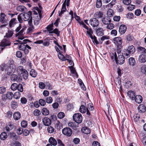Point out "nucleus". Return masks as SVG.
Instances as JSON below:
<instances>
[{
	"instance_id": "nucleus-1",
	"label": "nucleus",
	"mask_w": 146,
	"mask_h": 146,
	"mask_svg": "<svg viewBox=\"0 0 146 146\" xmlns=\"http://www.w3.org/2000/svg\"><path fill=\"white\" fill-rule=\"evenodd\" d=\"M32 12L31 11H29L27 13H22L19 15L17 17L18 20L20 23H22L23 22V20L26 21H29L32 18Z\"/></svg>"
},
{
	"instance_id": "nucleus-2",
	"label": "nucleus",
	"mask_w": 146,
	"mask_h": 146,
	"mask_svg": "<svg viewBox=\"0 0 146 146\" xmlns=\"http://www.w3.org/2000/svg\"><path fill=\"white\" fill-rule=\"evenodd\" d=\"M135 51L134 46H129L127 49H125L122 51V54L124 55L126 58L130 56V55L133 54Z\"/></svg>"
},
{
	"instance_id": "nucleus-3",
	"label": "nucleus",
	"mask_w": 146,
	"mask_h": 146,
	"mask_svg": "<svg viewBox=\"0 0 146 146\" xmlns=\"http://www.w3.org/2000/svg\"><path fill=\"white\" fill-rule=\"evenodd\" d=\"M35 10L33 11V14L35 16L33 17V20H40L41 18L42 14L41 10L37 7L34 8Z\"/></svg>"
},
{
	"instance_id": "nucleus-4",
	"label": "nucleus",
	"mask_w": 146,
	"mask_h": 146,
	"mask_svg": "<svg viewBox=\"0 0 146 146\" xmlns=\"http://www.w3.org/2000/svg\"><path fill=\"white\" fill-rule=\"evenodd\" d=\"M13 61H11V64L8 66L7 70V74L8 75H11L13 74L15 71L16 66L13 63Z\"/></svg>"
},
{
	"instance_id": "nucleus-5",
	"label": "nucleus",
	"mask_w": 146,
	"mask_h": 146,
	"mask_svg": "<svg viewBox=\"0 0 146 146\" xmlns=\"http://www.w3.org/2000/svg\"><path fill=\"white\" fill-rule=\"evenodd\" d=\"M73 120L77 123H80L82 120V117L80 113H75L73 116Z\"/></svg>"
},
{
	"instance_id": "nucleus-6",
	"label": "nucleus",
	"mask_w": 146,
	"mask_h": 146,
	"mask_svg": "<svg viewBox=\"0 0 146 146\" xmlns=\"http://www.w3.org/2000/svg\"><path fill=\"white\" fill-rule=\"evenodd\" d=\"M122 54H118V56L117 58L116 59V63L119 64H123L125 61V56L122 53Z\"/></svg>"
},
{
	"instance_id": "nucleus-7",
	"label": "nucleus",
	"mask_w": 146,
	"mask_h": 146,
	"mask_svg": "<svg viewBox=\"0 0 146 146\" xmlns=\"http://www.w3.org/2000/svg\"><path fill=\"white\" fill-rule=\"evenodd\" d=\"M62 133L68 137L70 136L72 134V130L68 127L64 128L62 129Z\"/></svg>"
},
{
	"instance_id": "nucleus-8",
	"label": "nucleus",
	"mask_w": 146,
	"mask_h": 146,
	"mask_svg": "<svg viewBox=\"0 0 146 146\" xmlns=\"http://www.w3.org/2000/svg\"><path fill=\"white\" fill-rule=\"evenodd\" d=\"M109 38V37L107 36H102L100 39V44H102L103 41L105 42V44L108 45L110 44V42L108 40Z\"/></svg>"
},
{
	"instance_id": "nucleus-9",
	"label": "nucleus",
	"mask_w": 146,
	"mask_h": 146,
	"mask_svg": "<svg viewBox=\"0 0 146 146\" xmlns=\"http://www.w3.org/2000/svg\"><path fill=\"white\" fill-rule=\"evenodd\" d=\"M13 96V93L11 92H7L6 94H4L2 96V99L3 101H5L7 99L11 100Z\"/></svg>"
},
{
	"instance_id": "nucleus-10",
	"label": "nucleus",
	"mask_w": 146,
	"mask_h": 146,
	"mask_svg": "<svg viewBox=\"0 0 146 146\" xmlns=\"http://www.w3.org/2000/svg\"><path fill=\"white\" fill-rule=\"evenodd\" d=\"M90 24L93 27H97L99 24V21L96 18H93L90 20Z\"/></svg>"
},
{
	"instance_id": "nucleus-11",
	"label": "nucleus",
	"mask_w": 146,
	"mask_h": 146,
	"mask_svg": "<svg viewBox=\"0 0 146 146\" xmlns=\"http://www.w3.org/2000/svg\"><path fill=\"white\" fill-rule=\"evenodd\" d=\"M79 111L82 113H85L86 112V113L88 115H90V114L88 109L83 105L80 106L79 108Z\"/></svg>"
},
{
	"instance_id": "nucleus-12",
	"label": "nucleus",
	"mask_w": 146,
	"mask_h": 146,
	"mask_svg": "<svg viewBox=\"0 0 146 146\" xmlns=\"http://www.w3.org/2000/svg\"><path fill=\"white\" fill-rule=\"evenodd\" d=\"M0 20L2 23L5 24L7 23L8 19L4 13H1L0 15Z\"/></svg>"
},
{
	"instance_id": "nucleus-13",
	"label": "nucleus",
	"mask_w": 146,
	"mask_h": 146,
	"mask_svg": "<svg viewBox=\"0 0 146 146\" xmlns=\"http://www.w3.org/2000/svg\"><path fill=\"white\" fill-rule=\"evenodd\" d=\"M42 121L44 125L48 126L50 125L51 122L50 119L47 117H45L42 119Z\"/></svg>"
},
{
	"instance_id": "nucleus-14",
	"label": "nucleus",
	"mask_w": 146,
	"mask_h": 146,
	"mask_svg": "<svg viewBox=\"0 0 146 146\" xmlns=\"http://www.w3.org/2000/svg\"><path fill=\"white\" fill-rule=\"evenodd\" d=\"M56 51L59 53H63L66 52V46H56Z\"/></svg>"
},
{
	"instance_id": "nucleus-15",
	"label": "nucleus",
	"mask_w": 146,
	"mask_h": 146,
	"mask_svg": "<svg viewBox=\"0 0 146 146\" xmlns=\"http://www.w3.org/2000/svg\"><path fill=\"white\" fill-rule=\"evenodd\" d=\"M113 40L114 43L116 45L120 46L122 43V40L120 37H115Z\"/></svg>"
},
{
	"instance_id": "nucleus-16",
	"label": "nucleus",
	"mask_w": 146,
	"mask_h": 146,
	"mask_svg": "<svg viewBox=\"0 0 146 146\" xmlns=\"http://www.w3.org/2000/svg\"><path fill=\"white\" fill-rule=\"evenodd\" d=\"M66 0H65L64 3L63 4L61 11L60 12V11H59L58 12L59 16L60 17L66 11Z\"/></svg>"
},
{
	"instance_id": "nucleus-17",
	"label": "nucleus",
	"mask_w": 146,
	"mask_h": 146,
	"mask_svg": "<svg viewBox=\"0 0 146 146\" xmlns=\"http://www.w3.org/2000/svg\"><path fill=\"white\" fill-rule=\"evenodd\" d=\"M25 30V29L23 28L19 32L16 34V36L17 37L18 36V39L23 40L24 38L23 37H22V36L24 34L23 33Z\"/></svg>"
},
{
	"instance_id": "nucleus-18",
	"label": "nucleus",
	"mask_w": 146,
	"mask_h": 146,
	"mask_svg": "<svg viewBox=\"0 0 146 146\" xmlns=\"http://www.w3.org/2000/svg\"><path fill=\"white\" fill-rule=\"evenodd\" d=\"M19 48L20 50L23 51L25 54L29 52L28 49H31L30 46H19Z\"/></svg>"
},
{
	"instance_id": "nucleus-19",
	"label": "nucleus",
	"mask_w": 146,
	"mask_h": 146,
	"mask_svg": "<svg viewBox=\"0 0 146 146\" xmlns=\"http://www.w3.org/2000/svg\"><path fill=\"white\" fill-rule=\"evenodd\" d=\"M102 21L104 24L107 25L111 23V19L109 17H106L102 19Z\"/></svg>"
},
{
	"instance_id": "nucleus-20",
	"label": "nucleus",
	"mask_w": 146,
	"mask_h": 146,
	"mask_svg": "<svg viewBox=\"0 0 146 146\" xmlns=\"http://www.w3.org/2000/svg\"><path fill=\"white\" fill-rule=\"evenodd\" d=\"M127 27L125 25H121L119 29V33L122 35L125 33Z\"/></svg>"
},
{
	"instance_id": "nucleus-21",
	"label": "nucleus",
	"mask_w": 146,
	"mask_h": 146,
	"mask_svg": "<svg viewBox=\"0 0 146 146\" xmlns=\"http://www.w3.org/2000/svg\"><path fill=\"white\" fill-rule=\"evenodd\" d=\"M138 60L142 63H144L146 61V55L145 54H141L139 56Z\"/></svg>"
},
{
	"instance_id": "nucleus-22",
	"label": "nucleus",
	"mask_w": 146,
	"mask_h": 146,
	"mask_svg": "<svg viewBox=\"0 0 146 146\" xmlns=\"http://www.w3.org/2000/svg\"><path fill=\"white\" fill-rule=\"evenodd\" d=\"M28 24L29 25V27L28 29L27 30L29 32L31 33L32 32V31L34 29L33 26L32 25V18H31L30 20L28 21Z\"/></svg>"
},
{
	"instance_id": "nucleus-23",
	"label": "nucleus",
	"mask_w": 146,
	"mask_h": 146,
	"mask_svg": "<svg viewBox=\"0 0 146 146\" xmlns=\"http://www.w3.org/2000/svg\"><path fill=\"white\" fill-rule=\"evenodd\" d=\"M28 24L29 25V27L28 29L27 30L29 32L31 33L32 32V31L34 29L33 26L32 25V18H31L30 20L28 21Z\"/></svg>"
},
{
	"instance_id": "nucleus-24",
	"label": "nucleus",
	"mask_w": 146,
	"mask_h": 146,
	"mask_svg": "<svg viewBox=\"0 0 146 146\" xmlns=\"http://www.w3.org/2000/svg\"><path fill=\"white\" fill-rule=\"evenodd\" d=\"M134 99L137 103L140 104L142 101L143 98L141 96L138 95L135 96Z\"/></svg>"
},
{
	"instance_id": "nucleus-25",
	"label": "nucleus",
	"mask_w": 146,
	"mask_h": 146,
	"mask_svg": "<svg viewBox=\"0 0 146 146\" xmlns=\"http://www.w3.org/2000/svg\"><path fill=\"white\" fill-rule=\"evenodd\" d=\"M11 43L8 40L6 39H3L1 42L0 46H10Z\"/></svg>"
},
{
	"instance_id": "nucleus-26",
	"label": "nucleus",
	"mask_w": 146,
	"mask_h": 146,
	"mask_svg": "<svg viewBox=\"0 0 146 146\" xmlns=\"http://www.w3.org/2000/svg\"><path fill=\"white\" fill-rule=\"evenodd\" d=\"M53 23H52V24L48 25L46 27V29H47V31L48 32L49 34L52 33V31L53 29Z\"/></svg>"
},
{
	"instance_id": "nucleus-27",
	"label": "nucleus",
	"mask_w": 146,
	"mask_h": 146,
	"mask_svg": "<svg viewBox=\"0 0 146 146\" xmlns=\"http://www.w3.org/2000/svg\"><path fill=\"white\" fill-rule=\"evenodd\" d=\"M104 15L103 12L101 11L96 12L94 14V17H96V18H100L102 17Z\"/></svg>"
},
{
	"instance_id": "nucleus-28",
	"label": "nucleus",
	"mask_w": 146,
	"mask_h": 146,
	"mask_svg": "<svg viewBox=\"0 0 146 146\" xmlns=\"http://www.w3.org/2000/svg\"><path fill=\"white\" fill-rule=\"evenodd\" d=\"M104 30L102 28L98 29L96 31V33L98 36H102L104 35Z\"/></svg>"
},
{
	"instance_id": "nucleus-29",
	"label": "nucleus",
	"mask_w": 146,
	"mask_h": 146,
	"mask_svg": "<svg viewBox=\"0 0 146 146\" xmlns=\"http://www.w3.org/2000/svg\"><path fill=\"white\" fill-rule=\"evenodd\" d=\"M13 117L14 119L16 120L19 119L21 117V114L20 112H16L13 114Z\"/></svg>"
},
{
	"instance_id": "nucleus-30",
	"label": "nucleus",
	"mask_w": 146,
	"mask_h": 146,
	"mask_svg": "<svg viewBox=\"0 0 146 146\" xmlns=\"http://www.w3.org/2000/svg\"><path fill=\"white\" fill-rule=\"evenodd\" d=\"M17 22V21L16 19L13 18L11 19L9 22V27H13L16 24Z\"/></svg>"
},
{
	"instance_id": "nucleus-31",
	"label": "nucleus",
	"mask_w": 146,
	"mask_h": 146,
	"mask_svg": "<svg viewBox=\"0 0 146 146\" xmlns=\"http://www.w3.org/2000/svg\"><path fill=\"white\" fill-rule=\"evenodd\" d=\"M90 37L92 40V41L94 43V44H101L100 43V40H99V41H98L96 37L95 36H93L92 35V36H90Z\"/></svg>"
},
{
	"instance_id": "nucleus-32",
	"label": "nucleus",
	"mask_w": 146,
	"mask_h": 146,
	"mask_svg": "<svg viewBox=\"0 0 146 146\" xmlns=\"http://www.w3.org/2000/svg\"><path fill=\"white\" fill-rule=\"evenodd\" d=\"M146 108L143 104H140L138 107V110L139 112H144L146 110Z\"/></svg>"
},
{
	"instance_id": "nucleus-33",
	"label": "nucleus",
	"mask_w": 146,
	"mask_h": 146,
	"mask_svg": "<svg viewBox=\"0 0 146 146\" xmlns=\"http://www.w3.org/2000/svg\"><path fill=\"white\" fill-rule=\"evenodd\" d=\"M81 131L82 133L85 134H88L90 133V129L87 127H83L81 129Z\"/></svg>"
},
{
	"instance_id": "nucleus-34",
	"label": "nucleus",
	"mask_w": 146,
	"mask_h": 146,
	"mask_svg": "<svg viewBox=\"0 0 146 146\" xmlns=\"http://www.w3.org/2000/svg\"><path fill=\"white\" fill-rule=\"evenodd\" d=\"M48 142L53 146H56L57 144L56 140L52 137H50L49 139Z\"/></svg>"
},
{
	"instance_id": "nucleus-35",
	"label": "nucleus",
	"mask_w": 146,
	"mask_h": 146,
	"mask_svg": "<svg viewBox=\"0 0 146 146\" xmlns=\"http://www.w3.org/2000/svg\"><path fill=\"white\" fill-rule=\"evenodd\" d=\"M127 95L129 98L132 100H134L135 97V93L132 91H129L127 92Z\"/></svg>"
},
{
	"instance_id": "nucleus-36",
	"label": "nucleus",
	"mask_w": 146,
	"mask_h": 146,
	"mask_svg": "<svg viewBox=\"0 0 146 146\" xmlns=\"http://www.w3.org/2000/svg\"><path fill=\"white\" fill-rule=\"evenodd\" d=\"M128 63L129 65L133 66L135 64L136 61L134 58L130 57L128 60Z\"/></svg>"
},
{
	"instance_id": "nucleus-37",
	"label": "nucleus",
	"mask_w": 146,
	"mask_h": 146,
	"mask_svg": "<svg viewBox=\"0 0 146 146\" xmlns=\"http://www.w3.org/2000/svg\"><path fill=\"white\" fill-rule=\"evenodd\" d=\"M13 125L11 123H8L5 127L6 130L8 131L11 130L13 128Z\"/></svg>"
},
{
	"instance_id": "nucleus-38",
	"label": "nucleus",
	"mask_w": 146,
	"mask_h": 146,
	"mask_svg": "<svg viewBox=\"0 0 146 146\" xmlns=\"http://www.w3.org/2000/svg\"><path fill=\"white\" fill-rule=\"evenodd\" d=\"M87 30L86 31V34L89 37L92 36V34L93 33V31L92 29L91 28H89L87 27V28H86Z\"/></svg>"
},
{
	"instance_id": "nucleus-39",
	"label": "nucleus",
	"mask_w": 146,
	"mask_h": 146,
	"mask_svg": "<svg viewBox=\"0 0 146 146\" xmlns=\"http://www.w3.org/2000/svg\"><path fill=\"white\" fill-rule=\"evenodd\" d=\"M27 9V8L23 6H19L17 7L16 8V10L17 11L21 12H23L25 10Z\"/></svg>"
},
{
	"instance_id": "nucleus-40",
	"label": "nucleus",
	"mask_w": 146,
	"mask_h": 146,
	"mask_svg": "<svg viewBox=\"0 0 146 146\" xmlns=\"http://www.w3.org/2000/svg\"><path fill=\"white\" fill-rule=\"evenodd\" d=\"M20 73L22 74V76L24 79L26 80L28 78V73L26 70H24L23 72Z\"/></svg>"
},
{
	"instance_id": "nucleus-41",
	"label": "nucleus",
	"mask_w": 146,
	"mask_h": 146,
	"mask_svg": "<svg viewBox=\"0 0 146 146\" xmlns=\"http://www.w3.org/2000/svg\"><path fill=\"white\" fill-rule=\"evenodd\" d=\"M7 135L6 132L2 133L0 135V139L3 140H5L7 138Z\"/></svg>"
},
{
	"instance_id": "nucleus-42",
	"label": "nucleus",
	"mask_w": 146,
	"mask_h": 146,
	"mask_svg": "<svg viewBox=\"0 0 146 146\" xmlns=\"http://www.w3.org/2000/svg\"><path fill=\"white\" fill-rule=\"evenodd\" d=\"M141 72L144 74H146V65L143 64L140 67Z\"/></svg>"
},
{
	"instance_id": "nucleus-43",
	"label": "nucleus",
	"mask_w": 146,
	"mask_h": 146,
	"mask_svg": "<svg viewBox=\"0 0 146 146\" xmlns=\"http://www.w3.org/2000/svg\"><path fill=\"white\" fill-rule=\"evenodd\" d=\"M70 68L71 70V73L72 74H74L75 76H76L77 78L78 77V75L75 68H74L72 66H70Z\"/></svg>"
},
{
	"instance_id": "nucleus-44",
	"label": "nucleus",
	"mask_w": 146,
	"mask_h": 146,
	"mask_svg": "<svg viewBox=\"0 0 146 146\" xmlns=\"http://www.w3.org/2000/svg\"><path fill=\"white\" fill-rule=\"evenodd\" d=\"M30 74L33 77H35L37 75V72L34 69H32L30 71Z\"/></svg>"
},
{
	"instance_id": "nucleus-45",
	"label": "nucleus",
	"mask_w": 146,
	"mask_h": 146,
	"mask_svg": "<svg viewBox=\"0 0 146 146\" xmlns=\"http://www.w3.org/2000/svg\"><path fill=\"white\" fill-rule=\"evenodd\" d=\"M42 113L44 115H47L49 114V110L46 108H43L42 110Z\"/></svg>"
},
{
	"instance_id": "nucleus-46",
	"label": "nucleus",
	"mask_w": 146,
	"mask_h": 146,
	"mask_svg": "<svg viewBox=\"0 0 146 146\" xmlns=\"http://www.w3.org/2000/svg\"><path fill=\"white\" fill-rule=\"evenodd\" d=\"M13 34V31L12 30H8L7 33L6 34V37L7 38L11 37Z\"/></svg>"
},
{
	"instance_id": "nucleus-47",
	"label": "nucleus",
	"mask_w": 146,
	"mask_h": 146,
	"mask_svg": "<svg viewBox=\"0 0 146 146\" xmlns=\"http://www.w3.org/2000/svg\"><path fill=\"white\" fill-rule=\"evenodd\" d=\"M114 14L113 10L111 9H109L107 12V15L108 17L110 18L113 16Z\"/></svg>"
},
{
	"instance_id": "nucleus-48",
	"label": "nucleus",
	"mask_w": 146,
	"mask_h": 146,
	"mask_svg": "<svg viewBox=\"0 0 146 146\" xmlns=\"http://www.w3.org/2000/svg\"><path fill=\"white\" fill-rule=\"evenodd\" d=\"M138 51L141 53H146V49L144 47L139 46L137 48Z\"/></svg>"
},
{
	"instance_id": "nucleus-49",
	"label": "nucleus",
	"mask_w": 146,
	"mask_h": 146,
	"mask_svg": "<svg viewBox=\"0 0 146 146\" xmlns=\"http://www.w3.org/2000/svg\"><path fill=\"white\" fill-rule=\"evenodd\" d=\"M65 57V59L67 60L70 64H71L72 63V60L71 57L69 55L66 54Z\"/></svg>"
},
{
	"instance_id": "nucleus-50",
	"label": "nucleus",
	"mask_w": 146,
	"mask_h": 146,
	"mask_svg": "<svg viewBox=\"0 0 146 146\" xmlns=\"http://www.w3.org/2000/svg\"><path fill=\"white\" fill-rule=\"evenodd\" d=\"M58 56L59 59H60L61 60L63 61H66L65 56H64L62 54V53H59L58 55Z\"/></svg>"
},
{
	"instance_id": "nucleus-51",
	"label": "nucleus",
	"mask_w": 146,
	"mask_h": 146,
	"mask_svg": "<svg viewBox=\"0 0 146 146\" xmlns=\"http://www.w3.org/2000/svg\"><path fill=\"white\" fill-rule=\"evenodd\" d=\"M126 18L129 19H132L133 18L134 15L132 13H129L126 14Z\"/></svg>"
},
{
	"instance_id": "nucleus-52",
	"label": "nucleus",
	"mask_w": 146,
	"mask_h": 146,
	"mask_svg": "<svg viewBox=\"0 0 146 146\" xmlns=\"http://www.w3.org/2000/svg\"><path fill=\"white\" fill-rule=\"evenodd\" d=\"M13 96L15 99H17L20 98L21 94L19 92H16L14 93Z\"/></svg>"
},
{
	"instance_id": "nucleus-53",
	"label": "nucleus",
	"mask_w": 146,
	"mask_h": 146,
	"mask_svg": "<svg viewBox=\"0 0 146 146\" xmlns=\"http://www.w3.org/2000/svg\"><path fill=\"white\" fill-rule=\"evenodd\" d=\"M52 32V33L56 34L57 36H60V31H59L58 29L57 28L55 29H53Z\"/></svg>"
},
{
	"instance_id": "nucleus-54",
	"label": "nucleus",
	"mask_w": 146,
	"mask_h": 146,
	"mask_svg": "<svg viewBox=\"0 0 146 146\" xmlns=\"http://www.w3.org/2000/svg\"><path fill=\"white\" fill-rule=\"evenodd\" d=\"M102 0H97L96 3V7L97 8H100L102 6Z\"/></svg>"
},
{
	"instance_id": "nucleus-55",
	"label": "nucleus",
	"mask_w": 146,
	"mask_h": 146,
	"mask_svg": "<svg viewBox=\"0 0 146 146\" xmlns=\"http://www.w3.org/2000/svg\"><path fill=\"white\" fill-rule=\"evenodd\" d=\"M9 135L10 137L13 139L15 140L17 139V137L15 133L11 132L10 133Z\"/></svg>"
},
{
	"instance_id": "nucleus-56",
	"label": "nucleus",
	"mask_w": 146,
	"mask_h": 146,
	"mask_svg": "<svg viewBox=\"0 0 146 146\" xmlns=\"http://www.w3.org/2000/svg\"><path fill=\"white\" fill-rule=\"evenodd\" d=\"M33 114L34 115L38 116L40 115L41 114L40 111L38 109L35 110L33 111Z\"/></svg>"
},
{
	"instance_id": "nucleus-57",
	"label": "nucleus",
	"mask_w": 146,
	"mask_h": 146,
	"mask_svg": "<svg viewBox=\"0 0 146 146\" xmlns=\"http://www.w3.org/2000/svg\"><path fill=\"white\" fill-rule=\"evenodd\" d=\"M47 130L48 133H52L54 132V129L52 127L50 126L47 127Z\"/></svg>"
},
{
	"instance_id": "nucleus-58",
	"label": "nucleus",
	"mask_w": 146,
	"mask_h": 146,
	"mask_svg": "<svg viewBox=\"0 0 146 146\" xmlns=\"http://www.w3.org/2000/svg\"><path fill=\"white\" fill-rule=\"evenodd\" d=\"M11 78L12 81H17L18 79L17 76L16 74H11Z\"/></svg>"
},
{
	"instance_id": "nucleus-59",
	"label": "nucleus",
	"mask_w": 146,
	"mask_h": 146,
	"mask_svg": "<svg viewBox=\"0 0 146 146\" xmlns=\"http://www.w3.org/2000/svg\"><path fill=\"white\" fill-rule=\"evenodd\" d=\"M11 106L13 109H15L17 107V102L15 101H12L11 103Z\"/></svg>"
},
{
	"instance_id": "nucleus-60",
	"label": "nucleus",
	"mask_w": 146,
	"mask_h": 146,
	"mask_svg": "<svg viewBox=\"0 0 146 146\" xmlns=\"http://www.w3.org/2000/svg\"><path fill=\"white\" fill-rule=\"evenodd\" d=\"M18 85L16 83L13 84L11 86V88L13 90L15 91L17 89Z\"/></svg>"
},
{
	"instance_id": "nucleus-61",
	"label": "nucleus",
	"mask_w": 146,
	"mask_h": 146,
	"mask_svg": "<svg viewBox=\"0 0 146 146\" xmlns=\"http://www.w3.org/2000/svg\"><path fill=\"white\" fill-rule=\"evenodd\" d=\"M132 83L131 82L127 81L125 83L124 86L126 88H128L130 87Z\"/></svg>"
},
{
	"instance_id": "nucleus-62",
	"label": "nucleus",
	"mask_w": 146,
	"mask_h": 146,
	"mask_svg": "<svg viewBox=\"0 0 146 146\" xmlns=\"http://www.w3.org/2000/svg\"><path fill=\"white\" fill-rule=\"evenodd\" d=\"M73 142L75 145H78L80 142V139L78 138H75L73 139Z\"/></svg>"
},
{
	"instance_id": "nucleus-63",
	"label": "nucleus",
	"mask_w": 146,
	"mask_h": 146,
	"mask_svg": "<svg viewBox=\"0 0 146 146\" xmlns=\"http://www.w3.org/2000/svg\"><path fill=\"white\" fill-rule=\"evenodd\" d=\"M39 103L41 106H44L46 104V102L44 100L41 99L39 100Z\"/></svg>"
},
{
	"instance_id": "nucleus-64",
	"label": "nucleus",
	"mask_w": 146,
	"mask_h": 146,
	"mask_svg": "<svg viewBox=\"0 0 146 146\" xmlns=\"http://www.w3.org/2000/svg\"><path fill=\"white\" fill-rule=\"evenodd\" d=\"M21 125L22 127H25L27 125V122L25 120H23L22 121L21 123Z\"/></svg>"
}]
</instances>
